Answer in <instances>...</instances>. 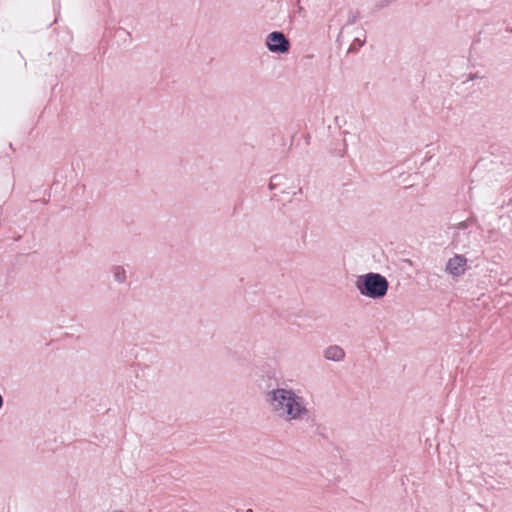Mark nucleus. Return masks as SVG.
Segmentation results:
<instances>
[{
  "label": "nucleus",
  "mask_w": 512,
  "mask_h": 512,
  "mask_svg": "<svg viewBox=\"0 0 512 512\" xmlns=\"http://www.w3.org/2000/svg\"><path fill=\"white\" fill-rule=\"evenodd\" d=\"M112 275L115 282L118 284H123L126 282L127 275L126 270L121 265H116L112 268Z\"/></svg>",
  "instance_id": "8"
},
{
  "label": "nucleus",
  "mask_w": 512,
  "mask_h": 512,
  "mask_svg": "<svg viewBox=\"0 0 512 512\" xmlns=\"http://www.w3.org/2000/svg\"><path fill=\"white\" fill-rule=\"evenodd\" d=\"M365 34L362 33L361 36L355 37L353 43L350 45L348 52H356L359 48H361L365 43Z\"/></svg>",
  "instance_id": "9"
},
{
  "label": "nucleus",
  "mask_w": 512,
  "mask_h": 512,
  "mask_svg": "<svg viewBox=\"0 0 512 512\" xmlns=\"http://www.w3.org/2000/svg\"><path fill=\"white\" fill-rule=\"evenodd\" d=\"M470 223L468 221L460 222L455 226V233L452 239V244L455 248H465L469 246V228Z\"/></svg>",
  "instance_id": "6"
},
{
  "label": "nucleus",
  "mask_w": 512,
  "mask_h": 512,
  "mask_svg": "<svg viewBox=\"0 0 512 512\" xmlns=\"http://www.w3.org/2000/svg\"><path fill=\"white\" fill-rule=\"evenodd\" d=\"M355 286L361 295L377 300L386 296L389 282L383 275L369 272L358 276Z\"/></svg>",
  "instance_id": "2"
},
{
  "label": "nucleus",
  "mask_w": 512,
  "mask_h": 512,
  "mask_svg": "<svg viewBox=\"0 0 512 512\" xmlns=\"http://www.w3.org/2000/svg\"><path fill=\"white\" fill-rule=\"evenodd\" d=\"M293 177H289L285 174H275L270 178L268 188L271 191H277L272 195L273 199L280 200L277 198L278 193L282 195H291L295 197L302 194V188L295 183Z\"/></svg>",
  "instance_id": "3"
},
{
  "label": "nucleus",
  "mask_w": 512,
  "mask_h": 512,
  "mask_svg": "<svg viewBox=\"0 0 512 512\" xmlns=\"http://www.w3.org/2000/svg\"><path fill=\"white\" fill-rule=\"evenodd\" d=\"M266 45L272 53L285 54L290 50V42L284 33L273 31L266 38Z\"/></svg>",
  "instance_id": "4"
},
{
  "label": "nucleus",
  "mask_w": 512,
  "mask_h": 512,
  "mask_svg": "<svg viewBox=\"0 0 512 512\" xmlns=\"http://www.w3.org/2000/svg\"><path fill=\"white\" fill-rule=\"evenodd\" d=\"M467 258L462 254H455L449 258L445 265V272L454 279L463 276L468 269Z\"/></svg>",
  "instance_id": "5"
},
{
  "label": "nucleus",
  "mask_w": 512,
  "mask_h": 512,
  "mask_svg": "<svg viewBox=\"0 0 512 512\" xmlns=\"http://www.w3.org/2000/svg\"><path fill=\"white\" fill-rule=\"evenodd\" d=\"M3 404H4V399H3L2 395L0 394V410L3 407Z\"/></svg>",
  "instance_id": "11"
},
{
  "label": "nucleus",
  "mask_w": 512,
  "mask_h": 512,
  "mask_svg": "<svg viewBox=\"0 0 512 512\" xmlns=\"http://www.w3.org/2000/svg\"><path fill=\"white\" fill-rule=\"evenodd\" d=\"M388 4H389V2H388V1H387V2H385V3H382V2H381V3L377 4V7H378V8H383L384 6H386V5H388Z\"/></svg>",
  "instance_id": "10"
},
{
  "label": "nucleus",
  "mask_w": 512,
  "mask_h": 512,
  "mask_svg": "<svg viewBox=\"0 0 512 512\" xmlns=\"http://www.w3.org/2000/svg\"><path fill=\"white\" fill-rule=\"evenodd\" d=\"M265 401L270 412L286 423L308 420L311 414L305 397L289 387H277L267 391Z\"/></svg>",
  "instance_id": "1"
},
{
  "label": "nucleus",
  "mask_w": 512,
  "mask_h": 512,
  "mask_svg": "<svg viewBox=\"0 0 512 512\" xmlns=\"http://www.w3.org/2000/svg\"><path fill=\"white\" fill-rule=\"evenodd\" d=\"M323 356L326 360L340 362L343 361L346 353L339 345H330L323 351Z\"/></svg>",
  "instance_id": "7"
}]
</instances>
